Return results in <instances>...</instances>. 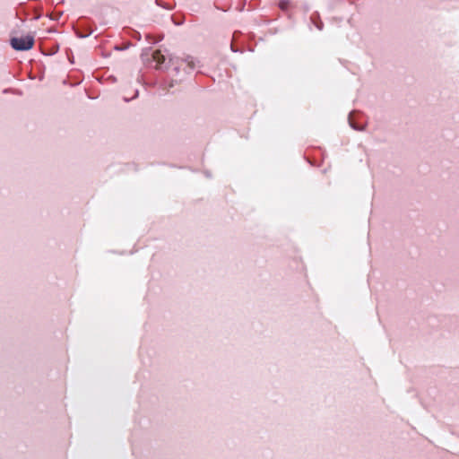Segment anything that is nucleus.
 Masks as SVG:
<instances>
[{
  "label": "nucleus",
  "instance_id": "obj_1",
  "mask_svg": "<svg viewBox=\"0 0 459 459\" xmlns=\"http://www.w3.org/2000/svg\"><path fill=\"white\" fill-rule=\"evenodd\" d=\"M169 63L175 67L176 70H186L192 71L196 66L195 59L191 56L186 57L172 56L169 58Z\"/></svg>",
  "mask_w": 459,
  "mask_h": 459
},
{
  "label": "nucleus",
  "instance_id": "obj_2",
  "mask_svg": "<svg viewBox=\"0 0 459 459\" xmlns=\"http://www.w3.org/2000/svg\"><path fill=\"white\" fill-rule=\"evenodd\" d=\"M34 45V39L30 35L14 37L11 39V46L15 50L24 51L30 49Z\"/></svg>",
  "mask_w": 459,
  "mask_h": 459
},
{
  "label": "nucleus",
  "instance_id": "obj_3",
  "mask_svg": "<svg viewBox=\"0 0 459 459\" xmlns=\"http://www.w3.org/2000/svg\"><path fill=\"white\" fill-rule=\"evenodd\" d=\"M152 58L158 65H161L165 62V56L161 53L160 50H155L152 54Z\"/></svg>",
  "mask_w": 459,
  "mask_h": 459
},
{
  "label": "nucleus",
  "instance_id": "obj_4",
  "mask_svg": "<svg viewBox=\"0 0 459 459\" xmlns=\"http://www.w3.org/2000/svg\"><path fill=\"white\" fill-rule=\"evenodd\" d=\"M292 6L290 0H281L279 2V7L282 10V11H287L289 8H290Z\"/></svg>",
  "mask_w": 459,
  "mask_h": 459
}]
</instances>
